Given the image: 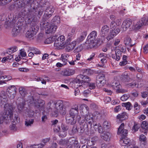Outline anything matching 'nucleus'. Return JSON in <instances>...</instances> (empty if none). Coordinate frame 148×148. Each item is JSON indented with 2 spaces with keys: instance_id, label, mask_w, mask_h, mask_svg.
I'll return each instance as SVG.
<instances>
[{
  "instance_id": "a211bd4d",
  "label": "nucleus",
  "mask_w": 148,
  "mask_h": 148,
  "mask_svg": "<svg viewBox=\"0 0 148 148\" xmlns=\"http://www.w3.org/2000/svg\"><path fill=\"white\" fill-rule=\"evenodd\" d=\"M34 17L31 14H28L27 16V17L25 19V22L26 24H29L31 23H35L34 21Z\"/></svg>"
},
{
  "instance_id": "c03bdc74",
  "label": "nucleus",
  "mask_w": 148,
  "mask_h": 148,
  "mask_svg": "<svg viewBox=\"0 0 148 148\" xmlns=\"http://www.w3.org/2000/svg\"><path fill=\"white\" fill-rule=\"evenodd\" d=\"M110 125V123L109 121H105L103 124V127L104 128H108Z\"/></svg>"
},
{
  "instance_id": "8fccbe9b",
  "label": "nucleus",
  "mask_w": 148,
  "mask_h": 148,
  "mask_svg": "<svg viewBox=\"0 0 148 148\" xmlns=\"http://www.w3.org/2000/svg\"><path fill=\"white\" fill-rule=\"evenodd\" d=\"M139 128V125L137 124L134 123V124L132 127V130L135 132L138 130Z\"/></svg>"
},
{
  "instance_id": "c756f323",
  "label": "nucleus",
  "mask_w": 148,
  "mask_h": 148,
  "mask_svg": "<svg viewBox=\"0 0 148 148\" xmlns=\"http://www.w3.org/2000/svg\"><path fill=\"white\" fill-rule=\"evenodd\" d=\"M142 25H145L148 24V16L142 18L139 21Z\"/></svg>"
},
{
  "instance_id": "dca6fc26",
  "label": "nucleus",
  "mask_w": 148,
  "mask_h": 148,
  "mask_svg": "<svg viewBox=\"0 0 148 148\" xmlns=\"http://www.w3.org/2000/svg\"><path fill=\"white\" fill-rule=\"evenodd\" d=\"M75 73V71L72 69H64L61 73L63 75L69 76L73 75Z\"/></svg>"
},
{
  "instance_id": "2f4dec72",
  "label": "nucleus",
  "mask_w": 148,
  "mask_h": 148,
  "mask_svg": "<svg viewBox=\"0 0 148 148\" xmlns=\"http://www.w3.org/2000/svg\"><path fill=\"white\" fill-rule=\"evenodd\" d=\"M121 55L120 53H118V52H117V50H116L115 54H112V57L113 59L116 60L117 61H119L120 59Z\"/></svg>"
},
{
  "instance_id": "4d7b16f0",
  "label": "nucleus",
  "mask_w": 148,
  "mask_h": 148,
  "mask_svg": "<svg viewBox=\"0 0 148 148\" xmlns=\"http://www.w3.org/2000/svg\"><path fill=\"white\" fill-rule=\"evenodd\" d=\"M86 72L88 75L92 74L94 73V71L93 70L90 69H86Z\"/></svg>"
},
{
  "instance_id": "4be33fe9",
  "label": "nucleus",
  "mask_w": 148,
  "mask_h": 148,
  "mask_svg": "<svg viewBox=\"0 0 148 148\" xmlns=\"http://www.w3.org/2000/svg\"><path fill=\"white\" fill-rule=\"evenodd\" d=\"M62 129L63 131V132H60L59 134V136L62 138L65 137L66 135V133L65 131H66L68 129V127L66 125H61Z\"/></svg>"
},
{
  "instance_id": "680f3d73",
  "label": "nucleus",
  "mask_w": 148,
  "mask_h": 148,
  "mask_svg": "<svg viewBox=\"0 0 148 148\" xmlns=\"http://www.w3.org/2000/svg\"><path fill=\"white\" fill-rule=\"evenodd\" d=\"M7 58L8 61L10 62L12 60H13V55H9L7 56Z\"/></svg>"
},
{
  "instance_id": "052dcab7",
  "label": "nucleus",
  "mask_w": 148,
  "mask_h": 148,
  "mask_svg": "<svg viewBox=\"0 0 148 148\" xmlns=\"http://www.w3.org/2000/svg\"><path fill=\"white\" fill-rule=\"evenodd\" d=\"M6 15L5 13H2L1 14L0 16V19L1 21L4 20V18H5Z\"/></svg>"
},
{
  "instance_id": "7ed1b4c3",
  "label": "nucleus",
  "mask_w": 148,
  "mask_h": 148,
  "mask_svg": "<svg viewBox=\"0 0 148 148\" xmlns=\"http://www.w3.org/2000/svg\"><path fill=\"white\" fill-rule=\"evenodd\" d=\"M90 79L88 76L83 75H78L76 83H78L79 86L81 88H85L87 85V84L90 82Z\"/></svg>"
},
{
  "instance_id": "3c124183",
  "label": "nucleus",
  "mask_w": 148,
  "mask_h": 148,
  "mask_svg": "<svg viewBox=\"0 0 148 148\" xmlns=\"http://www.w3.org/2000/svg\"><path fill=\"white\" fill-rule=\"evenodd\" d=\"M53 21L54 22H57L58 23H60V17L58 16H55L53 19Z\"/></svg>"
},
{
  "instance_id": "39448f33",
  "label": "nucleus",
  "mask_w": 148,
  "mask_h": 148,
  "mask_svg": "<svg viewBox=\"0 0 148 148\" xmlns=\"http://www.w3.org/2000/svg\"><path fill=\"white\" fill-rule=\"evenodd\" d=\"M39 30V26L36 23L31 24L30 27L26 32V36L27 38H30L36 34Z\"/></svg>"
},
{
  "instance_id": "393cba45",
  "label": "nucleus",
  "mask_w": 148,
  "mask_h": 148,
  "mask_svg": "<svg viewBox=\"0 0 148 148\" xmlns=\"http://www.w3.org/2000/svg\"><path fill=\"white\" fill-rule=\"evenodd\" d=\"M87 32L86 31H83L81 34L80 36L76 40L77 41V44L82 41L84 39L87 35Z\"/></svg>"
},
{
  "instance_id": "09e8293b",
  "label": "nucleus",
  "mask_w": 148,
  "mask_h": 148,
  "mask_svg": "<svg viewBox=\"0 0 148 148\" xmlns=\"http://www.w3.org/2000/svg\"><path fill=\"white\" fill-rule=\"evenodd\" d=\"M95 54L94 53H92V54L90 56L89 58H88L85 61L86 62H89L92 60L95 57Z\"/></svg>"
},
{
  "instance_id": "cd10ccee",
  "label": "nucleus",
  "mask_w": 148,
  "mask_h": 148,
  "mask_svg": "<svg viewBox=\"0 0 148 148\" xmlns=\"http://www.w3.org/2000/svg\"><path fill=\"white\" fill-rule=\"evenodd\" d=\"M117 118L120 120H124L127 118V114L126 112H123L121 114H119L117 116Z\"/></svg>"
},
{
  "instance_id": "f03ea898",
  "label": "nucleus",
  "mask_w": 148,
  "mask_h": 148,
  "mask_svg": "<svg viewBox=\"0 0 148 148\" xmlns=\"http://www.w3.org/2000/svg\"><path fill=\"white\" fill-rule=\"evenodd\" d=\"M97 35V32L96 31L91 32L88 36V40L86 41V43L88 44V47L91 48L95 47L99 43L100 40L97 38L96 40V38Z\"/></svg>"
},
{
  "instance_id": "f8f14e48",
  "label": "nucleus",
  "mask_w": 148,
  "mask_h": 148,
  "mask_svg": "<svg viewBox=\"0 0 148 148\" xmlns=\"http://www.w3.org/2000/svg\"><path fill=\"white\" fill-rule=\"evenodd\" d=\"M125 137H122V138L121 139L120 141V144L122 145L125 146H127V145L128 144L130 145L131 143H130V140L127 137L124 136Z\"/></svg>"
},
{
  "instance_id": "49530a36",
  "label": "nucleus",
  "mask_w": 148,
  "mask_h": 148,
  "mask_svg": "<svg viewBox=\"0 0 148 148\" xmlns=\"http://www.w3.org/2000/svg\"><path fill=\"white\" fill-rule=\"evenodd\" d=\"M10 1V0H0V4L1 5H4Z\"/></svg>"
},
{
  "instance_id": "338daca9",
  "label": "nucleus",
  "mask_w": 148,
  "mask_h": 148,
  "mask_svg": "<svg viewBox=\"0 0 148 148\" xmlns=\"http://www.w3.org/2000/svg\"><path fill=\"white\" fill-rule=\"evenodd\" d=\"M148 92L146 91H144L142 92V96L143 98H145L147 96Z\"/></svg>"
},
{
  "instance_id": "412c9836",
  "label": "nucleus",
  "mask_w": 148,
  "mask_h": 148,
  "mask_svg": "<svg viewBox=\"0 0 148 148\" xmlns=\"http://www.w3.org/2000/svg\"><path fill=\"white\" fill-rule=\"evenodd\" d=\"M75 116H66V121L68 123H69L71 125H73L75 123L76 120L75 119Z\"/></svg>"
},
{
  "instance_id": "bf43d9fd",
  "label": "nucleus",
  "mask_w": 148,
  "mask_h": 148,
  "mask_svg": "<svg viewBox=\"0 0 148 148\" xmlns=\"http://www.w3.org/2000/svg\"><path fill=\"white\" fill-rule=\"evenodd\" d=\"M136 70L139 72L141 74L145 73L144 71L141 68L138 66L136 67Z\"/></svg>"
},
{
  "instance_id": "bb28decb",
  "label": "nucleus",
  "mask_w": 148,
  "mask_h": 148,
  "mask_svg": "<svg viewBox=\"0 0 148 148\" xmlns=\"http://www.w3.org/2000/svg\"><path fill=\"white\" fill-rule=\"evenodd\" d=\"M116 32L111 31L110 34L106 38V39L108 40H109L111 39H112L114 36H116L118 34V30H116Z\"/></svg>"
},
{
  "instance_id": "20e7f679",
  "label": "nucleus",
  "mask_w": 148,
  "mask_h": 148,
  "mask_svg": "<svg viewBox=\"0 0 148 148\" xmlns=\"http://www.w3.org/2000/svg\"><path fill=\"white\" fill-rule=\"evenodd\" d=\"M65 37L61 35L58 37L57 40H56L54 43V46L56 48L62 49L65 47L67 40L65 41Z\"/></svg>"
},
{
  "instance_id": "79ce46f5",
  "label": "nucleus",
  "mask_w": 148,
  "mask_h": 148,
  "mask_svg": "<svg viewBox=\"0 0 148 148\" xmlns=\"http://www.w3.org/2000/svg\"><path fill=\"white\" fill-rule=\"evenodd\" d=\"M85 120H86L87 122L89 123H90L91 122V120H92V117L90 116L89 115H86L84 118Z\"/></svg>"
},
{
  "instance_id": "37998d69",
  "label": "nucleus",
  "mask_w": 148,
  "mask_h": 148,
  "mask_svg": "<svg viewBox=\"0 0 148 148\" xmlns=\"http://www.w3.org/2000/svg\"><path fill=\"white\" fill-rule=\"evenodd\" d=\"M17 50L16 47H14L9 49L7 52L9 54H10L16 51Z\"/></svg>"
},
{
  "instance_id": "f257e3e1",
  "label": "nucleus",
  "mask_w": 148,
  "mask_h": 148,
  "mask_svg": "<svg viewBox=\"0 0 148 148\" xmlns=\"http://www.w3.org/2000/svg\"><path fill=\"white\" fill-rule=\"evenodd\" d=\"M13 107L12 105L8 103L6 104L4 106V113L3 115H0V124L2 123L4 120L10 119L13 123L10 126L11 130L14 131L16 130L17 128L15 124L19 121L20 118L17 115H12Z\"/></svg>"
},
{
  "instance_id": "13d9d810",
  "label": "nucleus",
  "mask_w": 148,
  "mask_h": 148,
  "mask_svg": "<svg viewBox=\"0 0 148 148\" xmlns=\"http://www.w3.org/2000/svg\"><path fill=\"white\" fill-rule=\"evenodd\" d=\"M146 118V116L144 114H141L138 117V119L140 121L145 119Z\"/></svg>"
},
{
  "instance_id": "4c0bfd02",
  "label": "nucleus",
  "mask_w": 148,
  "mask_h": 148,
  "mask_svg": "<svg viewBox=\"0 0 148 148\" xmlns=\"http://www.w3.org/2000/svg\"><path fill=\"white\" fill-rule=\"evenodd\" d=\"M131 106V104L129 102L123 103H122V106L126 107V109L128 110H130V109Z\"/></svg>"
},
{
  "instance_id": "72a5a7b5",
  "label": "nucleus",
  "mask_w": 148,
  "mask_h": 148,
  "mask_svg": "<svg viewBox=\"0 0 148 148\" xmlns=\"http://www.w3.org/2000/svg\"><path fill=\"white\" fill-rule=\"evenodd\" d=\"M119 82L118 81L116 80H114L111 84V86L113 87L115 89L116 88H119Z\"/></svg>"
},
{
  "instance_id": "774afa93",
  "label": "nucleus",
  "mask_w": 148,
  "mask_h": 148,
  "mask_svg": "<svg viewBox=\"0 0 148 148\" xmlns=\"http://www.w3.org/2000/svg\"><path fill=\"white\" fill-rule=\"evenodd\" d=\"M143 49L145 53H147L148 52V44L145 46Z\"/></svg>"
},
{
  "instance_id": "e2e57ef3",
  "label": "nucleus",
  "mask_w": 148,
  "mask_h": 148,
  "mask_svg": "<svg viewBox=\"0 0 148 148\" xmlns=\"http://www.w3.org/2000/svg\"><path fill=\"white\" fill-rule=\"evenodd\" d=\"M116 92L118 93H125L127 92V90L123 89H117L116 90Z\"/></svg>"
},
{
  "instance_id": "c85d7f7f",
  "label": "nucleus",
  "mask_w": 148,
  "mask_h": 148,
  "mask_svg": "<svg viewBox=\"0 0 148 148\" xmlns=\"http://www.w3.org/2000/svg\"><path fill=\"white\" fill-rule=\"evenodd\" d=\"M124 43L126 46H129L132 47L133 45V44H132L131 39L130 37L127 36L126 37L124 40Z\"/></svg>"
},
{
  "instance_id": "603ef678",
  "label": "nucleus",
  "mask_w": 148,
  "mask_h": 148,
  "mask_svg": "<svg viewBox=\"0 0 148 148\" xmlns=\"http://www.w3.org/2000/svg\"><path fill=\"white\" fill-rule=\"evenodd\" d=\"M38 106H42L44 105L45 103V101L39 99L38 100Z\"/></svg>"
},
{
  "instance_id": "9d476101",
  "label": "nucleus",
  "mask_w": 148,
  "mask_h": 148,
  "mask_svg": "<svg viewBox=\"0 0 148 148\" xmlns=\"http://www.w3.org/2000/svg\"><path fill=\"white\" fill-rule=\"evenodd\" d=\"M124 124L122 123L119 127L117 132L118 134L124 137L126 136L128 133L127 130L124 129Z\"/></svg>"
},
{
  "instance_id": "864d4df0",
  "label": "nucleus",
  "mask_w": 148,
  "mask_h": 148,
  "mask_svg": "<svg viewBox=\"0 0 148 148\" xmlns=\"http://www.w3.org/2000/svg\"><path fill=\"white\" fill-rule=\"evenodd\" d=\"M121 109V106L120 105L117 106L115 108L114 111L116 112H118Z\"/></svg>"
},
{
  "instance_id": "aec40b11",
  "label": "nucleus",
  "mask_w": 148,
  "mask_h": 148,
  "mask_svg": "<svg viewBox=\"0 0 148 148\" xmlns=\"http://www.w3.org/2000/svg\"><path fill=\"white\" fill-rule=\"evenodd\" d=\"M110 27L111 29V31L115 32L116 30H118L119 31H118V34L120 32V29L119 27L117 26L115 22L114 21H112L110 25Z\"/></svg>"
},
{
  "instance_id": "423d86ee",
  "label": "nucleus",
  "mask_w": 148,
  "mask_h": 148,
  "mask_svg": "<svg viewBox=\"0 0 148 148\" xmlns=\"http://www.w3.org/2000/svg\"><path fill=\"white\" fill-rule=\"evenodd\" d=\"M51 103L50 102H49L47 105V106L44 109L42 112L43 116L42 117V121L43 122H45L47 119V116L49 114V112L52 110V109L51 108Z\"/></svg>"
},
{
  "instance_id": "b1692460",
  "label": "nucleus",
  "mask_w": 148,
  "mask_h": 148,
  "mask_svg": "<svg viewBox=\"0 0 148 148\" xmlns=\"http://www.w3.org/2000/svg\"><path fill=\"white\" fill-rule=\"evenodd\" d=\"M141 127L144 130L143 132L145 134H147V130L148 128V122L144 121L142 122Z\"/></svg>"
},
{
  "instance_id": "473e14b6",
  "label": "nucleus",
  "mask_w": 148,
  "mask_h": 148,
  "mask_svg": "<svg viewBox=\"0 0 148 148\" xmlns=\"http://www.w3.org/2000/svg\"><path fill=\"white\" fill-rule=\"evenodd\" d=\"M94 128L95 130L97 131L99 133H101L102 132L103 129L102 127L101 126L100 124H95L94 125Z\"/></svg>"
},
{
  "instance_id": "6ab92c4d",
  "label": "nucleus",
  "mask_w": 148,
  "mask_h": 148,
  "mask_svg": "<svg viewBox=\"0 0 148 148\" xmlns=\"http://www.w3.org/2000/svg\"><path fill=\"white\" fill-rule=\"evenodd\" d=\"M75 28H72L68 34V38L67 41H70L72 39H73L75 37Z\"/></svg>"
},
{
  "instance_id": "5fc2aeb1",
  "label": "nucleus",
  "mask_w": 148,
  "mask_h": 148,
  "mask_svg": "<svg viewBox=\"0 0 148 148\" xmlns=\"http://www.w3.org/2000/svg\"><path fill=\"white\" fill-rule=\"evenodd\" d=\"M90 92V91L89 90H86L83 92V94L85 97H87Z\"/></svg>"
},
{
  "instance_id": "c9c22d12",
  "label": "nucleus",
  "mask_w": 148,
  "mask_h": 148,
  "mask_svg": "<svg viewBox=\"0 0 148 148\" xmlns=\"http://www.w3.org/2000/svg\"><path fill=\"white\" fill-rule=\"evenodd\" d=\"M54 37H50L45 40V43L46 44H49L52 42L55 39Z\"/></svg>"
},
{
  "instance_id": "ddd939ff",
  "label": "nucleus",
  "mask_w": 148,
  "mask_h": 148,
  "mask_svg": "<svg viewBox=\"0 0 148 148\" xmlns=\"http://www.w3.org/2000/svg\"><path fill=\"white\" fill-rule=\"evenodd\" d=\"M109 31V27L107 25H104L102 26L100 34L102 37H104L108 33Z\"/></svg>"
},
{
  "instance_id": "2eb2a0df",
  "label": "nucleus",
  "mask_w": 148,
  "mask_h": 148,
  "mask_svg": "<svg viewBox=\"0 0 148 148\" xmlns=\"http://www.w3.org/2000/svg\"><path fill=\"white\" fill-rule=\"evenodd\" d=\"M61 58L64 64H66L68 61L70 60L73 59L71 56L66 53L63 54L61 55Z\"/></svg>"
},
{
  "instance_id": "0eeeda50",
  "label": "nucleus",
  "mask_w": 148,
  "mask_h": 148,
  "mask_svg": "<svg viewBox=\"0 0 148 148\" xmlns=\"http://www.w3.org/2000/svg\"><path fill=\"white\" fill-rule=\"evenodd\" d=\"M132 24L131 19L127 18L125 19L123 21L121 25V29L123 31H126L130 26Z\"/></svg>"
},
{
  "instance_id": "f3484780",
  "label": "nucleus",
  "mask_w": 148,
  "mask_h": 148,
  "mask_svg": "<svg viewBox=\"0 0 148 148\" xmlns=\"http://www.w3.org/2000/svg\"><path fill=\"white\" fill-rule=\"evenodd\" d=\"M101 136L103 140L107 141L110 140L111 134L110 133L108 132H102L101 134Z\"/></svg>"
},
{
  "instance_id": "9b49d317",
  "label": "nucleus",
  "mask_w": 148,
  "mask_h": 148,
  "mask_svg": "<svg viewBox=\"0 0 148 148\" xmlns=\"http://www.w3.org/2000/svg\"><path fill=\"white\" fill-rule=\"evenodd\" d=\"M54 10L53 7L52 6H51L47 8L45 11V17H50L52 14L53 13Z\"/></svg>"
},
{
  "instance_id": "de8ad7c7",
  "label": "nucleus",
  "mask_w": 148,
  "mask_h": 148,
  "mask_svg": "<svg viewBox=\"0 0 148 148\" xmlns=\"http://www.w3.org/2000/svg\"><path fill=\"white\" fill-rule=\"evenodd\" d=\"M26 113L29 117H32L34 114V112L32 110H28Z\"/></svg>"
},
{
  "instance_id": "7c9ffc66",
  "label": "nucleus",
  "mask_w": 148,
  "mask_h": 148,
  "mask_svg": "<svg viewBox=\"0 0 148 148\" xmlns=\"http://www.w3.org/2000/svg\"><path fill=\"white\" fill-rule=\"evenodd\" d=\"M16 88L14 86H9L7 89V92L10 94L13 92H16Z\"/></svg>"
},
{
  "instance_id": "69168bd1",
  "label": "nucleus",
  "mask_w": 148,
  "mask_h": 148,
  "mask_svg": "<svg viewBox=\"0 0 148 148\" xmlns=\"http://www.w3.org/2000/svg\"><path fill=\"white\" fill-rule=\"evenodd\" d=\"M5 82H7L12 79V77L10 76H5Z\"/></svg>"
},
{
  "instance_id": "e433bc0d",
  "label": "nucleus",
  "mask_w": 148,
  "mask_h": 148,
  "mask_svg": "<svg viewBox=\"0 0 148 148\" xmlns=\"http://www.w3.org/2000/svg\"><path fill=\"white\" fill-rule=\"evenodd\" d=\"M34 120L33 119L30 120H26L25 121V125L26 126H30L34 123Z\"/></svg>"
},
{
  "instance_id": "1a4fd4ad",
  "label": "nucleus",
  "mask_w": 148,
  "mask_h": 148,
  "mask_svg": "<svg viewBox=\"0 0 148 148\" xmlns=\"http://www.w3.org/2000/svg\"><path fill=\"white\" fill-rule=\"evenodd\" d=\"M77 44V41H73L71 42L67 41L66 42V45L65 46L66 49L68 52L72 51L75 47Z\"/></svg>"
},
{
  "instance_id": "5701e85b",
  "label": "nucleus",
  "mask_w": 148,
  "mask_h": 148,
  "mask_svg": "<svg viewBox=\"0 0 148 148\" xmlns=\"http://www.w3.org/2000/svg\"><path fill=\"white\" fill-rule=\"evenodd\" d=\"M78 107L76 105L74 108H73L71 109L70 112V116H75L78 112Z\"/></svg>"
},
{
  "instance_id": "a19ab883",
  "label": "nucleus",
  "mask_w": 148,
  "mask_h": 148,
  "mask_svg": "<svg viewBox=\"0 0 148 148\" xmlns=\"http://www.w3.org/2000/svg\"><path fill=\"white\" fill-rule=\"evenodd\" d=\"M87 85H88L89 89L90 90L94 89L96 88L95 84L94 83H90L89 82V83L87 84Z\"/></svg>"
},
{
  "instance_id": "a878e982",
  "label": "nucleus",
  "mask_w": 148,
  "mask_h": 148,
  "mask_svg": "<svg viewBox=\"0 0 148 148\" xmlns=\"http://www.w3.org/2000/svg\"><path fill=\"white\" fill-rule=\"evenodd\" d=\"M143 26L140 21H138L136 24H133L132 26V29L135 31L139 30Z\"/></svg>"
},
{
  "instance_id": "0e129e2a",
  "label": "nucleus",
  "mask_w": 148,
  "mask_h": 148,
  "mask_svg": "<svg viewBox=\"0 0 148 148\" xmlns=\"http://www.w3.org/2000/svg\"><path fill=\"white\" fill-rule=\"evenodd\" d=\"M5 76L0 77V84L2 83H5Z\"/></svg>"
},
{
  "instance_id": "58836bf2",
  "label": "nucleus",
  "mask_w": 148,
  "mask_h": 148,
  "mask_svg": "<svg viewBox=\"0 0 148 148\" xmlns=\"http://www.w3.org/2000/svg\"><path fill=\"white\" fill-rule=\"evenodd\" d=\"M138 138L140 142L145 143L146 141L147 138L143 134H141L140 135Z\"/></svg>"
},
{
  "instance_id": "6e6d98bb",
  "label": "nucleus",
  "mask_w": 148,
  "mask_h": 148,
  "mask_svg": "<svg viewBox=\"0 0 148 148\" xmlns=\"http://www.w3.org/2000/svg\"><path fill=\"white\" fill-rule=\"evenodd\" d=\"M111 100V99L110 98L108 97H105L103 99V101L106 103H109L110 101Z\"/></svg>"
},
{
  "instance_id": "6e6552de",
  "label": "nucleus",
  "mask_w": 148,
  "mask_h": 148,
  "mask_svg": "<svg viewBox=\"0 0 148 148\" xmlns=\"http://www.w3.org/2000/svg\"><path fill=\"white\" fill-rule=\"evenodd\" d=\"M45 26H46V33L47 34L55 32L57 28L56 26L53 25H50L49 24L45 25Z\"/></svg>"
},
{
  "instance_id": "a18cd8bd",
  "label": "nucleus",
  "mask_w": 148,
  "mask_h": 148,
  "mask_svg": "<svg viewBox=\"0 0 148 148\" xmlns=\"http://www.w3.org/2000/svg\"><path fill=\"white\" fill-rule=\"evenodd\" d=\"M129 97V96L128 95L125 94L121 97V99L122 101H125L128 99Z\"/></svg>"
},
{
  "instance_id": "4468645a",
  "label": "nucleus",
  "mask_w": 148,
  "mask_h": 148,
  "mask_svg": "<svg viewBox=\"0 0 148 148\" xmlns=\"http://www.w3.org/2000/svg\"><path fill=\"white\" fill-rule=\"evenodd\" d=\"M106 80L105 75L103 74L99 75L97 77V82L98 83L104 85L106 83Z\"/></svg>"
},
{
  "instance_id": "f704fd0d",
  "label": "nucleus",
  "mask_w": 148,
  "mask_h": 148,
  "mask_svg": "<svg viewBox=\"0 0 148 148\" xmlns=\"http://www.w3.org/2000/svg\"><path fill=\"white\" fill-rule=\"evenodd\" d=\"M18 28H14L13 29L12 31V34L13 36H16L19 33L20 30L18 27Z\"/></svg>"
},
{
  "instance_id": "ea45409f",
  "label": "nucleus",
  "mask_w": 148,
  "mask_h": 148,
  "mask_svg": "<svg viewBox=\"0 0 148 148\" xmlns=\"http://www.w3.org/2000/svg\"><path fill=\"white\" fill-rule=\"evenodd\" d=\"M0 97L1 99H6L7 97V95L6 93L3 91H1L0 93Z\"/></svg>"
}]
</instances>
